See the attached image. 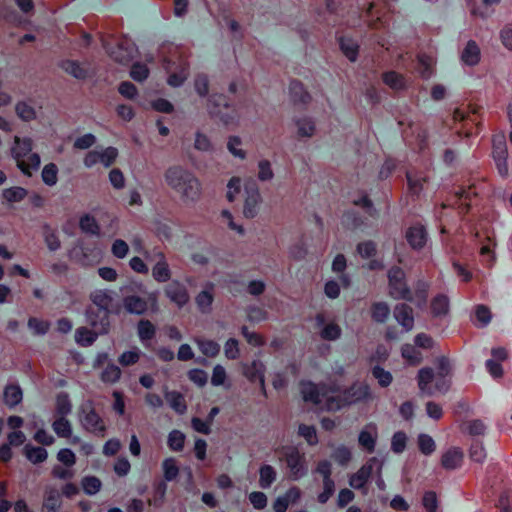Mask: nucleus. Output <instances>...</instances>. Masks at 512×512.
Masks as SVG:
<instances>
[{"label":"nucleus","mask_w":512,"mask_h":512,"mask_svg":"<svg viewBox=\"0 0 512 512\" xmlns=\"http://www.w3.org/2000/svg\"><path fill=\"white\" fill-rule=\"evenodd\" d=\"M283 459L286 462L287 468L290 471L289 477L292 480L302 478L306 472L305 455L295 447H287L283 451Z\"/></svg>","instance_id":"obj_11"},{"label":"nucleus","mask_w":512,"mask_h":512,"mask_svg":"<svg viewBox=\"0 0 512 512\" xmlns=\"http://www.w3.org/2000/svg\"><path fill=\"white\" fill-rule=\"evenodd\" d=\"M130 75L135 81H144L149 76V69L145 64L134 63Z\"/></svg>","instance_id":"obj_61"},{"label":"nucleus","mask_w":512,"mask_h":512,"mask_svg":"<svg viewBox=\"0 0 512 512\" xmlns=\"http://www.w3.org/2000/svg\"><path fill=\"white\" fill-rule=\"evenodd\" d=\"M462 61L470 66L478 64L480 61V48L473 40L469 41L461 54Z\"/></svg>","instance_id":"obj_31"},{"label":"nucleus","mask_w":512,"mask_h":512,"mask_svg":"<svg viewBox=\"0 0 512 512\" xmlns=\"http://www.w3.org/2000/svg\"><path fill=\"white\" fill-rule=\"evenodd\" d=\"M290 94L295 104H307L311 100V96L304 90L303 84L299 81L290 83Z\"/></svg>","instance_id":"obj_39"},{"label":"nucleus","mask_w":512,"mask_h":512,"mask_svg":"<svg viewBox=\"0 0 512 512\" xmlns=\"http://www.w3.org/2000/svg\"><path fill=\"white\" fill-rule=\"evenodd\" d=\"M492 157L498 173L502 177L508 175V149L504 136H494L492 139Z\"/></svg>","instance_id":"obj_13"},{"label":"nucleus","mask_w":512,"mask_h":512,"mask_svg":"<svg viewBox=\"0 0 512 512\" xmlns=\"http://www.w3.org/2000/svg\"><path fill=\"white\" fill-rule=\"evenodd\" d=\"M417 383L419 390L430 396L435 393L445 394L452 386L450 378L435 376L430 367H424L418 371Z\"/></svg>","instance_id":"obj_6"},{"label":"nucleus","mask_w":512,"mask_h":512,"mask_svg":"<svg viewBox=\"0 0 512 512\" xmlns=\"http://www.w3.org/2000/svg\"><path fill=\"white\" fill-rule=\"evenodd\" d=\"M185 444V435L179 430H173L168 435L167 445L170 450L180 452Z\"/></svg>","instance_id":"obj_47"},{"label":"nucleus","mask_w":512,"mask_h":512,"mask_svg":"<svg viewBox=\"0 0 512 512\" xmlns=\"http://www.w3.org/2000/svg\"><path fill=\"white\" fill-rule=\"evenodd\" d=\"M382 80L385 85L395 91L405 88V78L402 74L395 71L385 72L382 75Z\"/></svg>","instance_id":"obj_36"},{"label":"nucleus","mask_w":512,"mask_h":512,"mask_svg":"<svg viewBox=\"0 0 512 512\" xmlns=\"http://www.w3.org/2000/svg\"><path fill=\"white\" fill-rule=\"evenodd\" d=\"M112 254L119 259H123L129 252L128 244L122 239H116L111 247Z\"/></svg>","instance_id":"obj_64"},{"label":"nucleus","mask_w":512,"mask_h":512,"mask_svg":"<svg viewBox=\"0 0 512 512\" xmlns=\"http://www.w3.org/2000/svg\"><path fill=\"white\" fill-rule=\"evenodd\" d=\"M417 443L420 452L424 455H431L436 449L435 441L428 434H419Z\"/></svg>","instance_id":"obj_48"},{"label":"nucleus","mask_w":512,"mask_h":512,"mask_svg":"<svg viewBox=\"0 0 512 512\" xmlns=\"http://www.w3.org/2000/svg\"><path fill=\"white\" fill-rule=\"evenodd\" d=\"M406 178L409 193L416 196L422 192L424 184L429 181V176L425 171H409L406 174Z\"/></svg>","instance_id":"obj_24"},{"label":"nucleus","mask_w":512,"mask_h":512,"mask_svg":"<svg viewBox=\"0 0 512 512\" xmlns=\"http://www.w3.org/2000/svg\"><path fill=\"white\" fill-rule=\"evenodd\" d=\"M393 316L395 320L401 325L404 332H409L414 327V314L413 309L405 304L400 303L395 305L393 309Z\"/></svg>","instance_id":"obj_18"},{"label":"nucleus","mask_w":512,"mask_h":512,"mask_svg":"<svg viewBox=\"0 0 512 512\" xmlns=\"http://www.w3.org/2000/svg\"><path fill=\"white\" fill-rule=\"evenodd\" d=\"M431 312L434 316H445L449 312V298L444 294L435 296L431 301Z\"/></svg>","instance_id":"obj_41"},{"label":"nucleus","mask_w":512,"mask_h":512,"mask_svg":"<svg viewBox=\"0 0 512 512\" xmlns=\"http://www.w3.org/2000/svg\"><path fill=\"white\" fill-rule=\"evenodd\" d=\"M377 427L375 424H367L359 434L358 442L360 447L368 453H373L377 440Z\"/></svg>","instance_id":"obj_21"},{"label":"nucleus","mask_w":512,"mask_h":512,"mask_svg":"<svg viewBox=\"0 0 512 512\" xmlns=\"http://www.w3.org/2000/svg\"><path fill=\"white\" fill-rule=\"evenodd\" d=\"M96 338L97 334L86 327L78 328L75 333L76 342L83 347L92 345Z\"/></svg>","instance_id":"obj_45"},{"label":"nucleus","mask_w":512,"mask_h":512,"mask_svg":"<svg viewBox=\"0 0 512 512\" xmlns=\"http://www.w3.org/2000/svg\"><path fill=\"white\" fill-rule=\"evenodd\" d=\"M165 293H166L167 297L172 302L177 304V306H179V307L184 306L189 301V294L187 292V289L185 288L184 285H182L181 283H179L177 281H173L172 283H170L166 287Z\"/></svg>","instance_id":"obj_23"},{"label":"nucleus","mask_w":512,"mask_h":512,"mask_svg":"<svg viewBox=\"0 0 512 512\" xmlns=\"http://www.w3.org/2000/svg\"><path fill=\"white\" fill-rule=\"evenodd\" d=\"M14 110L17 117L24 122H31L37 118V111L29 101H17Z\"/></svg>","instance_id":"obj_28"},{"label":"nucleus","mask_w":512,"mask_h":512,"mask_svg":"<svg viewBox=\"0 0 512 512\" xmlns=\"http://www.w3.org/2000/svg\"><path fill=\"white\" fill-rule=\"evenodd\" d=\"M81 484L85 493L89 495L96 494L101 488V481L95 476L84 477Z\"/></svg>","instance_id":"obj_52"},{"label":"nucleus","mask_w":512,"mask_h":512,"mask_svg":"<svg viewBox=\"0 0 512 512\" xmlns=\"http://www.w3.org/2000/svg\"><path fill=\"white\" fill-rule=\"evenodd\" d=\"M407 436L404 432H396L391 441V449L394 453H402L406 448Z\"/></svg>","instance_id":"obj_55"},{"label":"nucleus","mask_w":512,"mask_h":512,"mask_svg":"<svg viewBox=\"0 0 512 512\" xmlns=\"http://www.w3.org/2000/svg\"><path fill=\"white\" fill-rule=\"evenodd\" d=\"M377 463L376 458H370L356 473L349 478V484L354 489H363L371 478L374 467Z\"/></svg>","instance_id":"obj_17"},{"label":"nucleus","mask_w":512,"mask_h":512,"mask_svg":"<svg viewBox=\"0 0 512 512\" xmlns=\"http://www.w3.org/2000/svg\"><path fill=\"white\" fill-rule=\"evenodd\" d=\"M390 307L386 302H373L370 306L369 313L371 319L375 323H384L390 316Z\"/></svg>","instance_id":"obj_30"},{"label":"nucleus","mask_w":512,"mask_h":512,"mask_svg":"<svg viewBox=\"0 0 512 512\" xmlns=\"http://www.w3.org/2000/svg\"><path fill=\"white\" fill-rule=\"evenodd\" d=\"M27 191L22 187H11L3 191V197L8 202H19L25 198Z\"/></svg>","instance_id":"obj_53"},{"label":"nucleus","mask_w":512,"mask_h":512,"mask_svg":"<svg viewBox=\"0 0 512 512\" xmlns=\"http://www.w3.org/2000/svg\"><path fill=\"white\" fill-rule=\"evenodd\" d=\"M436 365V373L435 376L452 378L453 375V366L451 361L446 356H440L435 360Z\"/></svg>","instance_id":"obj_44"},{"label":"nucleus","mask_w":512,"mask_h":512,"mask_svg":"<svg viewBox=\"0 0 512 512\" xmlns=\"http://www.w3.org/2000/svg\"><path fill=\"white\" fill-rule=\"evenodd\" d=\"M64 485L49 484L45 489L42 512H61Z\"/></svg>","instance_id":"obj_14"},{"label":"nucleus","mask_w":512,"mask_h":512,"mask_svg":"<svg viewBox=\"0 0 512 512\" xmlns=\"http://www.w3.org/2000/svg\"><path fill=\"white\" fill-rule=\"evenodd\" d=\"M342 52L350 60L355 61L358 56L359 45L350 38L339 37Z\"/></svg>","instance_id":"obj_43"},{"label":"nucleus","mask_w":512,"mask_h":512,"mask_svg":"<svg viewBox=\"0 0 512 512\" xmlns=\"http://www.w3.org/2000/svg\"><path fill=\"white\" fill-rule=\"evenodd\" d=\"M265 366L261 361L254 360L250 365L244 367V375L251 381H259L264 389Z\"/></svg>","instance_id":"obj_29"},{"label":"nucleus","mask_w":512,"mask_h":512,"mask_svg":"<svg viewBox=\"0 0 512 512\" xmlns=\"http://www.w3.org/2000/svg\"><path fill=\"white\" fill-rule=\"evenodd\" d=\"M372 374L378 380L381 387L389 386L393 379L391 373L380 366H375L372 370Z\"/></svg>","instance_id":"obj_57"},{"label":"nucleus","mask_w":512,"mask_h":512,"mask_svg":"<svg viewBox=\"0 0 512 512\" xmlns=\"http://www.w3.org/2000/svg\"><path fill=\"white\" fill-rule=\"evenodd\" d=\"M300 391L305 402H311L328 411L338 410L370 397L369 386L363 383H355L349 389H341L336 384L316 385L303 381L300 384Z\"/></svg>","instance_id":"obj_1"},{"label":"nucleus","mask_w":512,"mask_h":512,"mask_svg":"<svg viewBox=\"0 0 512 512\" xmlns=\"http://www.w3.org/2000/svg\"><path fill=\"white\" fill-rule=\"evenodd\" d=\"M315 320L317 326L322 327L320 331V336L322 339L327 341H334L341 336L342 331L340 326L335 322H329L325 324V315L323 313H318Z\"/></svg>","instance_id":"obj_22"},{"label":"nucleus","mask_w":512,"mask_h":512,"mask_svg":"<svg viewBox=\"0 0 512 512\" xmlns=\"http://www.w3.org/2000/svg\"><path fill=\"white\" fill-rule=\"evenodd\" d=\"M66 72H69L77 79H84L88 75V69L77 62H66Z\"/></svg>","instance_id":"obj_59"},{"label":"nucleus","mask_w":512,"mask_h":512,"mask_svg":"<svg viewBox=\"0 0 512 512\" xmlns=\"http://www.w3.org/2000/svg\"><path fill=\"white\" fill-rule=\"evenodd\" d=\"M453 126L460 136L479 134L482 126V106L475 102L462 103L453 112Z\"/></svg>","instance_id":"obj_2"},{"label":"nucleus","mask_w":512,"mask_h":512,"mask_svg":"<svg viewBox=\"0 0 512 512\" xmlns=\"http://www.w3.org/2000/svg\"><path fill=\"white\" fill-rule=\"evenodd\" d=\"M27 325L32 333L37 336L45 335L50 328V323L48 321L36 317L29 318Z\"/></svg>","instance_id":"obj_49"},{"label":"nucleus","mask_w":512,"mask_h":512,"mask_svg":"<svg viewBox=\"0 0 512 512\" xmlns=\"http://www.w3.org/2000/svg\"><path fill=\"white\" fill-rule=\"evenodd\" d=\"M137 331L141 342L146 346L148 345V342L155 337L156 334L155 326L151 321L146 319H142L138 322Z\"/></svg>","instance_id":"obj_33"},{"label":"nucleus","mask_w":512,"mask_h":512,"mask_svg":"<svg viewBox=\"0 0 512 512\" xmlns=\"http://www.w3.org/2000/svg\"><path fill=\"white\" fill-rule=\"evenodd\" d=\"M474 311H475V317L481 327L487 326L490 323L491 318H492V313L486 305H483V304L476 305Z\"/></svg>","instance_id":"obj_51"},{"label":"nucleus","mask_w":512,"mask_h":512,"mask_svg":"<svg viewBox=\"0 0 512 512\" xmlns=\"http://www.w3.org/2000/svg\"><path fill=\"white\" fill-rule=\"evenodd\" d=\"M158 260L152 269V276L157 282H167L171 278V271L162 252L157 254Z\"/></svg>","instance_id":"obj_27"},{"label":"nucleus","mask_w":512,"mask_h":512,"mask_svg":"<svg viewBox=\"0 0 512 512\" xmlns=\"http://www.w3.org/2000/svg\"><path fill=\"white\" fill-rule=\"evenodd\" d=\"M158 301V292H152L148 295V299H144L140 296L136 295H129L124 297L123 299V306L126 311L129 313H135V314H143L147 311L149 307V303L151 306V309L153 311H156L158 309L157 306Z\"/></svg>","instance_id":"obj_12"},{"label":"nucleus","mask_w":512,"mask_h":512,"mask_svg":"<svg viewBox=\"0 0 512 512\" xmlns=\"http://www.w3.org/2000/svg\"><path fill=\"white\" fill-rule=\"evenodd\" d=\"M81 422L87 431L92 432L101 437L105 435V423L93 408L83 410Z\"/></svg>","instance_id":"obj_16"},{"label":"nucleus","mask_w":512,"mask_h":512,"mask_svg":"<svg viewBox=\"0 0 512 512\" xmlns=\"http://www.w3.org/2000/svg\"><path fill=\"white\" fill-rule=\"evenodd\" d=\"M141 351L137 347L122 353L118 359L120 365L127 367L136 364L140 360Z\"/></svg>","instance_id":"obj_50"},{"label":"nucleus","mask_w":512,"mask_h":512,"mask_svg":"<svg viewBox=\"0 0 512 512\" xmlns=\"http://www.w3.org/2000/svg\"><path fill=\"white\" fill-rule=\"evenodd\" d=\"M299 435L303 437L308 442L309 445H315L318 442L314 426L301 424L299 426Z\"/></svg>","instance_id":"obj_60"},{"label":"nucleus","mask_w":512,"mask_h":512,"mask_svg":"<svg viewBox=\"0 0 512 512\" xmlns=\"http://www.w3.org/2000/svg\"><path fill=\"white\" fill-rule=\"evenodd\" d=\"M90 299L93 306L88 310L89 321L94 327L99 325L104 328L109 324V313L113 303L111 292L96 290L91 294Z\"/></svg>","instance_id":"obj_5"},{"label":"nucleus","mask_w":512,"mask_h":512,"mask_svg":"<svg viewBox=\"0 0 512 512\" xmlns=\"http://www.w3.org/2000/svg\"><path fill=\"white\" fill-rule=\"evenodd\" d=\"M23 399V392L18 384H7L3 390V402L9 408H13L20 404Z\"/></svg>","instance_id":"obj_26"},{"label":"nucleus","mask_w":512,"mask_h":512,"mask_svg":"<svg viewBox=\"0 0 512 512\" xmlns=\"http://www.w3.org/2000/svg\"><path fill=\"white\" fill-rule=\"evenodd\" d=\"M166 181L176 191L187 198L194 199L200 191L199 181L181 167H172L166 171Z\"/></svg>","instance_id":"obj_4"},{"label":"nucleus","mask_w":512,"mask_h":512,"mask_svg":"<svg viewBox=\"0 0 512 512\" xmlns=\"http://www.w3.org/2000/svg\"><path fill=\"white\" fill-rule=\"evenodd\" d=\"M195 342L198 345L200 351L207 357L214 358L220 352L219 344L213 340L195 338Z\"/></svg>","instance_id":"obj_42"},{"label":"nucleus","mask_w":512,"mask_h":512,"mask_svg":"<svg viewBox=\"0 0 512 512\" xmlns=\"http://www.w3.org/2000/svg\"><path fill=\"white\" fill-rule=\"evenodd\" d=\"M406 240L413 249H421L427 242V233L423 225L416 223L406 231Z\"/></svg>","instance_id":"obj_20"},{"label":"nucleus","mask_w":512,"mask_h":512,"mask_svg":"<svg viewBox=\"0 0 512 512\" xmlns=\"http://www.w3.org/2000/svg\"><path fill=\"white\" fill-rule=\"evenodd\" d=\"M213 302V295L211 291L204 290L196 297V303L200 310L203 312L210 309Z\"/></svg>","instance_id":"obj_62"},{"label":"nucleus","mask_w":512,"mask_h":512,"mask_svg":"<svg viewBox=\"0 0 512 512\" xmlns=\"http://www.w3.org/2000/svg\"><path fill=\"white\" fill-rule=\"evenodd\" d=\"M228 110L230 106L226 102V97L224 95H213L209 99L208 109L211 115L218 116L224 123H229V115L227 113H222L220 107Z\"/></svg>","instance_id":"obj_25"},{"label":"nucleus","mask_w":512,"mask_h":512,"mask_svg":"<svg viewBox=\"0 0 512 512\" xmlns=\"http://www.w3.org/2000/svg\"><path fill=\"white\" fill-rule=\"evenodd\" d=\"M403 359L411 366H417L422 361V353L412 344H404L401 347Z\"/></svg>","instance_id":"obj_35"},{"label":"nucleus","mask_w":512,"mask_h":512,"mask_svg":"<svg viewBox=\"0 0 512 512\" xmlns=\"http://www.w3.org/2000/svg\"><path fill=\"white\" fill-rule=\"evenodd\" d=\"M496 246L495 240L487 237L480 248V255L482 257V263L486 267H492L495 262L494 248Z\"/></svg>","instance_id":"obj_32"},{"label":"nucleus","mask_w":512,"mask_h":512,"mask_svg":"<svg viewBox=\"0 0 512 512\" xmlns=\"http://www.w3.org/2000/svg\"><path fill=\"white\" fill-rule=\"evenodd\" d=\"M121 375V369L117 365L113 363H108L101 373V380L104 383L112 384L117 382L120 379Z\"/></svg>","instance_id":"obj_46"},{"label":"nucleus","mask_w":512,"mask_h":512,"mask_svg":"<svg viewBox=\"0 0 512 512\" xmlns=\"http://www.w3.org/2000/svg\"><path fill=\"white\" fill-rule=\"evenodd\" d=\"M422 504L427 512H436L438 507L437 495L433 491H427L422 498Z\"/></svg>","instance_id":"obj_63"},{"label":"nucleus","mask_w":512,"mask_h":512,"mask_svg":"<svg viewBox=\"0 0 512 512\" xmlns=\"http://www.w3.org/2000/svg\"><path fill=\"white\" fill-rule=\"evenodd\" d=\"M174 54L177 55V62L171 59H165V69L169 74L167 82L170 86L178 87L183 84L188 76V61L186 56L182 55L178 47H173Z\"/></svg>","instance_id":"obj_9"},{"label":"nucleus","mask_w":512,"mask_h":512,"mask_svg":"<svg viewBox=\"0 0 512 512\" xmlns=\"http://www.w3.org/2000/svg\"><path fill=\"white\" fill-rule=\"evenodd\" d=\"M478 194L479 189L476 183H471L467 187L458 186L448 199L449 206L455 207L459 213L465 214L477 199Z\"/></svg>","instance_id":"obj_8"},{"label":"nucleus","mask_w":512,"mask_h":512,"mask_svg":"<svg viewBox=\"0 0 512 512\" xmlns=\"http://www.w3.org/2000/svg\"><path fill=\"white\" fill-rule=\"evenodd\" d=\"M164 477L167 481L174 480L178 473L179 468L177 461L174 458H167L163 462Z\"/></svg>","instance_id":"obj_54"},{"label":"nucleus","mask_w":512,"mask_h":512,"mask_svg":"<svg viewBox=\"0 0 512 512\" xmlns=\"http://www.w3.org/2000/svg\"><path fill=\"white\" fill-rule=\"evenodd\" d=\"M24 455L33 464L42 463L48 457V453H47L46 449H44L42 447H35L30 444L25 445Z\"/></svg>","instance_id":"obj_40"},{"label":"nucleus","mask_w":512,"mask_h":512,"mask_svg":"<svg viewBox=\"0 0 512 512\" xmlns=\"http://www.w3.org/2000/svg\"><path fill=\"white\" fill-rule=\"evenodd\" d=\"M166 400L170 407L178 414H184L187 410V404L185 397L177 391H171L165 393Z\"/></svg>","instance_id":"obj_34"},{"label":"nucleus","mask_w":512,"mask_h":512,"mask_svg":"<svg viewBox=\"0 0 512 512\" xmlns=\"http://www.w3.org/2000/svg\"><path fill=\"white\" fill-rule=\"evenodd\" d=\"M33 143L29 137L15 136L11 147V155L17 167L28 176L39 169L41 160L37 153H32Z\"/></svg>","instance_id":"obj_3"},{"label":"nucleus","mask_w":512,"mask_h":512,"mask_svg":"<svg viewBox=\"0 0 512 512\" xmlns=\"http://www.w3.org/2000/svg\"><path fill=\"white\" fill-rule=\"evenodd\" d=\"M464 460V453L459 447H450L444 451L440 458V463L445 470H455L459 468Z\"/></svg>","instance_id":"obj_19"},{"label":"nucleus","mask_w":512,"mask_h":512,"mask_svg":"<svg viewBox=\"0 0 512 512\" xmlns=\"http://www.w3.org/2000/svg\"><path fill=\"white\" fill-rule=\"evenodd\" d=\"M79 226L82 232L86 234H90L92 236H100L101 234V229L97 220L89 214H85L80 218Z\"/></svg>","instance_id":"obj_37"},{"label":"nucleus","mask_w":512,"mask_h":512,"mask_svg":"<svg viewBox=\"0 0 512 512\" xmlns=\"http://www.w3.org/2000/svg\"><path fill=\"white\" fill-rule=\"evenodd\" d=\"M57 167L50 163L44 166L42 170V179L45 184L52 186L57 182Z\"/></svg>","instance_id":"obj_58"},{"label":"nucleus","mask_w":512,"mask_h":512,"mask_svg":"<svg viewBox=\"0 0 512 512\" xmlns=\"http://www.w3.org/2000/svg\"><path fill=\"white\" fill-rule=\"evenodd\" d=\"M335 492L333 479H323V492L318 495V502L325 504Z\"/></svg>","instance_id":"obj_56"},{"label":"nucleus","mask_w":512,"mask_h":512,"mask_svg":"<svg viewBox=\"0 0 512 512\" xmlns=\"http://www.w3.org/2000/svg\"><path fill=\"white\" fill-rule=\"evenodd\" d=\"M118 156V150L114 147H107L102 151H89L84 157V164L92 167L97 163H101L105 167L111 166Z\"/></svg>","instance_id":"obj_15"},{"label":"nucleus","mask_w":512,"mask_h":512,"mask_svg":"<svg viewBox=\"0 0 512 512\" xmlns=\"http://www.w3.org/2000/svg\"><path fill=\"white\" fill-rule=\"evenodd\" d=\"M389 295L396 300L413 301V296L405 281V273L399 267L388 272Z\"/></svg>","instance_id":"obj_10"},{"label":"nucleus","mask_w":512,"mask_h":512,"mask_svg":"<svg viewBox=\"0 0 512 512\" xmlns=\"http://www.w3.org/2000/svg\"><path fill=\"white\" fill-rule=\"evenodd\" d=\"M109 56L118 63H129L136 51L135 44L125 36H109L103 40Z\"/></svg>","instance_id":"obj_7"},{"label":"nucleus","mask_w":512,"mask_h":512,"mask_svg":"<svg viewBox=\"0 0 512 512\" xmlns=\"http://www.w3.org/2000/svg\"><path fill=\"white\" fill-rule=\"evenodd\" d=\"M277 472L271 465H262L259 469V486L263 489L269 488L276 480Z\"/></svg>","instance_id":"obj_38"}]
</instances>
